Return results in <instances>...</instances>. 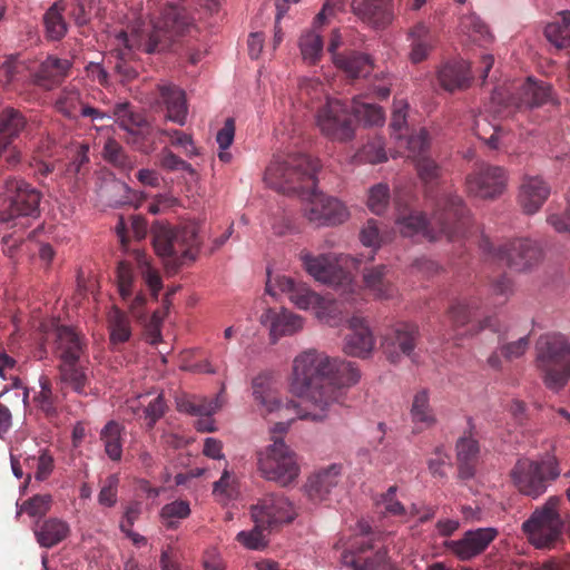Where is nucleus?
I'll list each match as a JSON object with an SVG mask.
<instances>
[{
  "label": "nucleus",
  "mask_w": 570,
  "mask_h": 570,
  "mask_svg": "<svg viewBox=\"0 0 570 570\" xmlns=\"http://www.w3.org/2000/svg\"><path fill=\"white\" fill-rule=\"evenodd\" d=\"M360 377L355 363L328 356L317 350H307L294 358L291 391L314 409L307 411L303 404L293 401L284 404L278 381L266 373L253 379L254 404L264 416L293 411L301 420L321 421L326 416L325 411L332 404L340 403L345 389L356 384Z\"/></svg>",
  "instance_id": "nucleus-1"
},
{
  "label": "nucleus",
  "mask_w": 570,
  "mask_h": 570,
  "mask_svg": "<svg viewBox=\"0 0 570 570\" xmlns=\"http://www.w3.org/2000/svg\"><path fill=\"white\" fill-rule=\"evenodd\" d=\"M318 161L303 154L276 156L265 170L266 184L281 193L299 194L305 199L304 215L317 226L344 223L350 213L337 198L316 190Z\"/></svg>",
  "instance_id": "nucleus-2"
},
{
  "label": "nucleus",
  "mask_w": 570,
  "mask_h": 570,
  "mask_svg": "<svg viewBox=\"0 0 570 570\" xmlns=\"http://www.w3.org/2000/svg\"><path fill=\"white\" fill-rule=\"evenodd\" d=\"M189 26L190 22L184 9L176 4H167L149 33L135 31L128 35L124 30L119 31L115 37L116 48L114 49L117 59L116 72L122 81H131L138 76L136 68L129 62L135 49H141L146 53L166 50Z\"/></svg>",
  "instance_id": "nucleus-3"
},
{
  "label": "nucleus",
  "mask_w": 570,
  "mask_h": 570,
  "mask_svg": "<svg viewBox=\"0 0 570 570\" xmlns=\"http://www.w3.org/2000/svg\"><path fill=\"white\" fill-rule=\"evenodd\" d=\"M435 209L430 220L423 213L405 208L400 210L396 225L405 237L422 235L429 240H435L445 236L453 240L465 234L468 225L466 208L462 198L452 193L443 191L435 200Z\"/></svg>",
  "instance_id": "nucleus-4"
},
{
  "label": "nucleus",
  "mask_w": 570,
  "mask_h": 570,
  "mask_svg": "<svg viewBox=\"0 0 570 570\" xmlns=\"http://www.w3.org/2000/svg\"><path fill=\"white\" fill-rule=\"evenodd\" d=\"M151 235L155 252L164 261L167 269L176 272L196 261L200 246L196 225L176 228L156 222L151 227Z\"/></svg>",
  "instance_id": "nucleus-5"
},
{
  "label": "nucleus",
  "mask_w": 570,
  "mask_h": 570,
  "mask_svg": "<svg viewBox=\"0 0 570 570\" xmlns=\"http://www.w3.org/2000/svg\"><path fill=\"white\" fill-rule=\"evenodd\" d=\"M382 533L374 531L364 520L357 521L347 541L340 539L336 549H343L341 560L354 570H375L386 563L387 550Z\"/></svg>",
  "instance_id": "nucleus-6"
},
{
  "label": "nucleus",
  "mask_w": 570,
  "mask_h": 570,
  "mask_svg": "<svg viewBox=\"0 0 570 570\" xmlns=\"http://www.w3.org/2000/svg\"><path fill=\"white\" fill-rule=\"evenodd\" d=\"M535 367L544 385L552 391L562 390L570 380V342L560 333L539 336L534 346Z\"/></svg>",
  "instance_id": "nucleus-7"
},
{
  "label": "nucleus",
  "mask_w": 570,
  "mask_h": 570,
  "mask_svg": "<svg viewBox=\"0 0 570 570\" xmlns=\"http://www.w3.org/2000/svg\"><path fill=\"white\" fill-rule=\"evenodd\" d=\"M560 472L557 458L547 455L541 460L519 459L510 475L522 494L535 499L547 491L548 484L554 481Z\"/></svg>",
  "instance_id": "nucleus-8"
},
{
  "label": "nucleus",
  "mask_w": 570,
  "mask_h": 570,
  "mask_svg": "<svg viewBox=\"0 0 570 570\" xmlns=\"http://www.w3.org/2000/svg\"><path fill=\"white\" fill-rule=\"evenodd\" d=\"M560 502L559 497H550L542 508L537 509L523 522L522 530L534 547L550 549L560 541L563 529V521L558 511Z\"/></svg>",
  "instance_id": "nucleus-9"
},
{
  "label": "nucleus",
  "mask_w": 570,
  "mask_h": 570,
  "mask_svg": "<svg viewBox=\"0 0 570 570\" xmlns=\"http://www.w3.org/2000/svg\"><path fill=\"white\" fill-rule=\"evenodd\" d=\"M114 116L120 128L127 131V142L142 154H150L157 148V134H167L166 129H155L145 114L130 102H118Z\"/></svg>",
  "instance_id": "nucleus-10"
},
{
  "label": "nucleus",
  "mask_w": 570,
  "mask_h": 570,
  "mask_svg": "<svg viewBox=\"0 0 570 570\" xmlns=\"http://www.w3.org/2000/svg\"><path fill=\"white\" fill-rule=\"evenodd\" d=\"M257 469L264 479L282 487L294 482L299 473L295 453L282 439L257 452Z\"/></svg>",
  "instance_id": "nucleus-11"
},
{
  "label": "nucleus",
  "mask_w": 570,
  "mask_h": 570,
  "mask_svg": "<svg viewBox=\"0 0 570 570\" xmlns=\"http://www.w3.org/2000/svg\"><path fill=\"white\" fill-rule=\"evenodd\" d=\"M8 207L0 212V223L18 226V219L39 215L41 194L22 178L8 177L3 183Z\"/></svg>",
  "instance_id": "nucleus-12"
},
{
  "label": "nucleus",
  "mask_w": 570,
  "mask_h": 570,
  "mask_svg": "<svg viewBox=\"0 0 570 570\" xmlns=\"http://www.w3.org/2000/svg\"><path fill=\"white\" fill-rule=\"evenodd\" d=\"M481 247L518 272L531 268L542 258V249L539 244L528 238L513 239L494 248L490 239L484 237L481 240Z\"/></svg>",
  "instance_id": "nucleus-13"
},
{
  "label": "nucleus",
  "mask_w": 570,
  "mask_h": 570,
  "mask_svg": "<svg viewBox=\"0 0 570 570\" xmlns=\"http://www.w3.org/2000/svg\"><path fill=\"white\" fill-rule=\"evenodd\" d=\"M316 122L323 135L332 140L353 138L355 125L351 107L337 99H327L317 111Z\"/></svg>",
  "instance_id": "nucleus-14"
},
{
  "label": "nucleus",
  "mask_w": 570,
  "mask_h": 570,
  "mask_svg": "<svg viewBox=\"0 0 570 570\" xmlns=\"http://www.w3.org/2000/svg\"><path fill=\"white\" fill-rule=\"evenodd\" d=\"M254 523L269 530L292 522L296 515L293 502L283 493H269L264 495L250 508Z\"/></svg>",
  "instance_id": "nucleus-15"
},
{
  "label": "nucleus",
  "mask_w": 570,
  "mask_h": 570,
  "mask_svg": "<svg viewBox=\"0 0 570 570\" xmlns=\"http://www.w3.org/2000/svg\"><path fill=\"white\" fill-rule=\"evenodd\" d=\"M299 258L305 271L317 282L330 286H343L351 282L350 273L342 266L347 257H337L332 254L314 256L304 250L299 254Z\"/></svg>",
  "instance_id": "nucleus-16"
},
{
  "label": "nucleus",
  "mask_w": 570,
  "mask_h": 570,
  "mask_svg": "<svg viewBox=\"0 0 570 570\" xmlns=\"http://www.w3.org/2000/svg\"><path fill=\"white\" fill-rule=\"evenodd\" d=\"M507 174L500 166L480 164L465 178L468 194L482 198H495L505 188Z\"/></svg>",
  "instance_id": "nucleus-17"
},
{
  "label": "nucleus",
  "mask_w": 570,
  "mask_h": 570,
  "mask_svg": "<svg viewBox=\"0 0 570 570\" xmlns=\"http://www.w3.org/2000/svg\"><path fill=\"white\" fill-rule=\"evenodd\" d=\"M419 326L413 323H397L386 331L382 350L391 363H399L402 356L411 357L419 340Z\"/></svg>",
  "instance_id": "nucleus-18"
},
{
  "label": "nucleus",
  "mask_w": 570,
  "mask_h": 570,
  "mask_svg": "<svg viewBox=\"0 0 570 570\" xmlns=\"http://www.w3.org/2000/svg\"><path fill=\"white\" fill-rule=\"evenodd\" d=\"M47 340L52 341L53 354L60 363L82 361L87 356L85 336L71 326H56L48 333Z\"/></svg>",
  "instance_id": "nucleus-19"
},
{
  "label": "nucleus",
  "mask_w": 570,
  "mask_h": 570,
  "mask_svg": "<svg viewBox=\"0 0 570 570\" xmlns=\"http://www.w3.org/2000/svg\"><path fill=\"white\" fill-rule=\"evenodd\" d=\"M266 292L272 296L285 294L297 308L304 311L309 308L314 309L321 298V296L312 291L305 283L297 282L285 275H278L274 278L268 276Z\"/></svg>",
  "instance_id": "nucleus-20"
},
{
  "label": "nucleus",
  "mask_w": 570,
  "mask_h": 570,
  "mask_svg": "<svg viewBox=\"0 0 570 570\" xmlns=\"http://www.w3.org/2000/svg\"><path fill=\"white\" fill-rule=\"evenodd\" d=\"M498 534L495 528L469 530L459 540L446 542L445 547L460 560L468 561L483 553Z\"/></svg>",
  "instance_id": "nucleus-21"
},
{
  "label": "nucleus",
  "mask_w": 570,
  "mask_h": 570,
  "mask_svg": "<svg viewBox=\"0 0 570 570\" xmlns=\"http://www.w3.org/2000/svg\"><path fill=\"white\" fill-rule=\"evenodd\" d=\"M348 330L344 352L355 357H367L375 346V338L366 320L361 315H353L348 318Z\"/></svg>",
  "instance_id": "nucleus-22"
},
{
  "label": "nucleus",
  "mask_w": 570,
  "mask_h": 570,
  "mask_svg": "<svg viewBox=\"0 0 570 570\" xmlns=\"http://www.w3.org/2000/svg\"><path fill=\"white\" fill-rule=\"evenodd\" d=\"M353 13L364 23L385 29L394 19L392 0H352Z\"/></svg>",
  "instance_id": "nucleus-23"
},
{
  "label": "nucleus",
  "mask_w": 570,
  "mask_h": 570,
  "mask_svg": "<svg viewBox=\"0 0 570 570\" xmlns=\"http://www.w3.org/2000/svg\"><path fill=\"white\" fill-rule=\"evenodd\" d=\"M551 193L550 185L541 176H525L519 191V204L525 214L537 213Z\"/></svg>",
  "instance_id": "nucleus-24"
},
{
  "label": "nucleus",
  "mask_w": 570,
  "mask_h": 570,
  "mask_svg": "<svg viewBox=\"0 0 570 570\" xmlns=\"http://www.w3.org/2000/svg\"><path fill=\"white\" fill-rule=\"evenodd\" d=\"M407 40L410 41V61L412 63H420L428 59L431 51L435 48L438 37L430 26L424 21H419L409 29Z\"/></svg>",
  "instance_id": "nucleus-25"
},
{
  "label": "nucleus",
  "mask_w": 570,
  "mask_h": 570,
  "mask_svg": "<svg viewBox=\"0 0 570 570\" xmlns=\"http://www.w3.org/2000/svg\"><path fill=\"white\" fill-rule=\"evenodd\" d=\"M71 67L72 63L70 60L49 56L39 65L37 71L33 73V83L46 90H50L65 80Z\"/></svg>",
  "instance_id": "nucleus-26"
},
{
  "label": "nucleus",
  "mask_w": 570,
  "mask_h": 570,
  "mask_svg": "<svg viewBox=\"0 0 570 570\" xmlns=\"http://www.w3.org/2000/svg\"><path fill=\"white\" fill-rule=\"evenodd\" d=\"M23 465L27 469V480L23 487H28L32 479V473L36 481H46L53 472L56 462L53 453L49 448L35 446L31 452H23Z\"/></svg>",
  "instance_id": "nucleus-27"
},
{
  "label": "nucleus",
  "mask_w": 570,
  "mask_h": 570,
  "mask_svg": "<svg viewBox=\"0 0 570 570\" xmlns=\"http://www.w3.org/2000/svg\"><path fill=\"white\" fill-rule=\"evenodd\" d=\"M341 479V466L332 464L312 474L306 484L305 491L313 502H322L328 498L332 490L337 487Z\"/></svg>",
  "instance_id": "nucleus-28"
},
{
  "label": "nucleus",
  "mask_w": 570,
  "mask_h": 570,
  "mask_svg": "<svg viewBox=\"0 0 570 570\" xmlns=\"http://www.w3.org/2000/svg\"><path fill=\"white\" fill-rule=\"evenodd\" d=\"M459 476L468 480L474 476L479 462L480 446L471 431L465 432L455 445Z\"/></svg>",
  "instance_id": "nucleus-29"
},
{
  "label": "nucleus",
  "mask_w": 570,
  "mask_h": 570,
  "mask_svg": "<svg viewBox=\"0 0 570 570\" xmlns=\"http://www.w3.org/2000/svg\"><path fill=\"white\" fill-rule=\"evenodd\" d=\"M551 98V87L547 82L528 78L512 97V104L519 109H528L540 107L550 101Z\"/></svg>",
  "instance_id": "nucleus-30"
},
{
  "label": "nucleus",
  "mask_w": 570,
  "mask_h": 570,
  "mask_svg": "<svg viewBox=\"0 0 570 570\" xmlns=\"http://www.w3.org/2000/svg\"><path fill=\"white\" fill-rule=\"evenodd\" d=\"M261 318L263 323H269L271 336L274 341L282 336L293 335L304 326L303 317L287 309L281 312L267 309Z\"/></svg>",
  "instance_id": "nucleus-31"
},
{
  "label": "nucleus",
  "mask_w": 570,
  "mask_h": 570,
  "mask_svg": "<svg viewBox=\"0 0 570 570\" xmlns=\"http://www.w3.org/2000/svg\"><path fill=\"white\" fill-rule=\"evenodd\" d=\"M158 90L167 108V119L184 126L188 114L185 91L173 83L159 85Z\"/></svg>",
  "instance_id": "nucleus-32"
},
{
  "label": "nucleus",
  "mask_w": 570,
  "mask_h": 570,
  "mask_svg": "<svg viewBox=\"0 0 570 570\" xmlns=\"http://www.w3.org/2000/svg\"><path fill=\"white\" fill-rule=\"evenodd\" d=\"M158 90L167 108V119L184 126L188 114L185 91L173 83L159 85Z\"/></svg>",
  "instance_id": "nucleus-33"
},
{
  "label": "nucleus",
  "mask_w": 570,
  "mask_h": 570,
  "mask_svg": "<svg viewBox=\"0 0 570 570\" xmlns=\"http://www.w3.org/2000/svg\"><path fill=\"white\" fill-rule=\"evenodd\" d=\"M471 78L470 65L465 60L446 62L438 73L440 85L448 91L468 87Z\"/></svg>",
  "instance_id": "nucleus-34"
},
{
  "label": "nucleus",
  "mask_w": 570,
  "mask_h": 570,
  "mask_svg": "<svg viewBox=\"0 0 570 570\" xmlns=\"http://www.w3.org/2000/svg\"><path fill=\"white\" fill-rule=\"evenodd\" d=\"M334 65L351 79L368 76L374 67L373 60L368 55L357 51H348L344 52L343 56H334Z\"/></svg>",
  "instance_id": "nucleus-35"
},
{
  "label": "nucleus",
  "mask_w": 570,
  "mask_h": 570,
  "mask_svg": "<svg viewBox=\"0 0 570 570\" xmlns=\"http://www.w3.org/2000/svg\"><path fill=\"white\" fill-rule=\"evenodd\" d=\"M70 533L67 522L58 518H49L37 522L35 535L43 548H52L63 541Z\"/></svg>",
  "instance_id": "nucleus-36"
},
{
  "label": "nucleus",
  "mask_w": 570,
  "mask_h": 570,
  "mask_svg": "<svg viewBox=\"0 0 570 570\" xmlns=\"http://www.w3.org/2000/svg\"><path fill=\"white\" fill-rule=\"evenodd\" d=\"M389 272L390 269L385 265L364 271L363 279L366 288L379 298H390L395 293Z\"/></svg>",
  "instance_id": "nucleus-37"
},
{
  "label": "nucleus",
  "mask_w": 570,
  "mask_h": 570,
  "mask_svg": "<svg viewBox=\"0 0 570 570\" xmlns=\"http://www.w3.org/2000/svg\"><path fill=\"white\" fill-rule=\"evenodd\" d=\"M411 420L415 425V431L420 432L432 428L436 423L433 409L430 405L426 390L419 391L414 397L410 410Z\"/></svg>",
  "instance_id": "nucleus-38"
},
{
  "label": "nucleus",
  "mask_w": 570,
  "mask_h": 570,
  "mask_svg": "<svg viewBox=\"0 0 570 570\" xmlns=\"http://www.w3.org/2000/svg\"><path fill=\"white\" fill-rule=\"evenodd\" d=\"M108 332L110 344L117 346L128 342L131 337V321L120 308L114 306L108 313Z\"/></svg>",
  "instance_id": "nucleus-39"
},
{
  "label": "nucleus",
  "mask_w": 570,
  "mask_h": 570,
  "mask_svg": "<svg viewBox=\"0 0 570 570\" xmlns=\"http://www.w3.org/2000/svg\"><path fill=\"white\" fill-rule=\"evenodd\" d=\"M316 317L324 324L332 327L338 326L344 320H347L348 309L344 301L332 299L321 296L320 302L314 307Z\"/></svg>",
  "instance_id": "nucleus-40"
},
{
  "label": "nucleus",
  "mask_w": 570,
  "mask_h": 570,
  "mask_svg": "<svg viewBox=\"0 0 570 570\" xmlns=\"http://www.w3.org/2000/svg\"><path fill=\"white\" fill-rule=\"evenodd\" d=\"M66 8V1L58 0L43 14V24L48 39L58 41L66 36L68 30V24L63 18Z\"/></svg>",
  "instance_id": "nucleus-41"
},
{
  "label": "nucleus",
  "mask_w": 570,
  "mask_h": 570,
  "mask_svg": "<svg viewBox=\"0 0 570 570\" xmlns=\"http://www.w3.org/2000/svg\"><path fill=\"white\" fill-rule=\"evenodd\" d=\"M544 36L557 49L570 46V11H561L544 28Z\"/></svg>",
  "instance_id": "nucleus-42"
},
{
  "label": "nucleus",
  "mask_w": 570,
  "mask_h": 570,
  "mask_svg": "<svg viewBox=\"0 0 570 570\" xmlns=\"http://www.w3.org/2000/svg\"><path fill=\"white\" fill-rule=\"evenodd\" d=\"M124 426L116 421H109L100 432L105 452L111 461H120L122 456Z\"/></svg>",
  "instance_id": "nucleus-43"
},
{
  "label": "nucleus",
  "mask_w": 570,
  "mask_h": 570,
  "mask_svg": "<svg viewBox=\"0 0 570 570\" xmlns=\"http://www.w3.org/2000/svg\"><path fill=\"white\" fill-rule=\"evenodd\" d=\"M61 381L69 385L76 393L86 395L88 377L81 361H71L59 364Z\"/></svg>",
  "instance_id": "nucleus-44"
},
{
  "label": "nucleus",
  "mask_w": 570,
  "mask_h": 570,
  "mask_svg": "<svg viewBox=\"0 0 570 570\" xmlns=\"http://www.w3.org/2000/svg\"><path fill=\"white\" fill-rule=\"evenodd\" d=\"M136 262L141 277L148 288L151 292V295L157 299L159 291L163 288V281L157 269L151 267L147 255L144 250L139 248H134L130 254Z\"/></svg>",
  "instance_id": "nucleus-45"
},
{
  "label": "nucleus",
  "mask_w": 570,
  "mask_h": 570,
  "mask_svg": "<svg viewBox=\"0 0 570 570\" xmlns=\"http://www.w3.org/2000/svg\"><path fill=\"white\" fill-rule=\"evenodd\" d=\"M190 512L188 501L180 499L175 500L160 509V522L167 530H176L179 527L180 520L187 519Z\"/></svg>",
  "instance_id": "nucleus-46"
},
{
  "label": "nucleus",
  "mask_w": 570,
  "mask_h": 570,
  "mask_svg": "<svg viewBox=\"0 0 570 570\" xmlns=\"http://www.w3.org/2000/svg\"><path fill=\"white\" fill-rule=\"evenodd\" d=\"M479 308L478 299H459L449 308V317L455 331L469 325Z\"/></svg>",
  "instance_id": "nucleus-47"
},
{
  "label": "nucleus",
  "mask_w": 570,
  "mask_h": 570,
  "mask_svg": "<svg viewBox=\"0 0 570 570\" xmlns=\"http://www.w3.org/2000/svg\"><path fill=\"white\" fill-rule=\"evenodd\" d=\"M298 46L304 61L309 65H315L320 61L324 47L321 35L314 30L305 31L299 38Z\"/></svg>",
  "instance_id": "nucleus-48"
},
{
  "label": "nucleus",
  "mask_w": 570,
  "mask_h": 570,
  "mask_svg": "<svg viewBox=\"0 0 570 570\" xmlns=\"http://www.w3.org/2000/svg\"><path fill=\"white\" fill-rule=\"evenodd\" d=\"M351 112L354 120L357 119L368 126H379L384 121V112L381 107L365 102L360 98L353 99Z\"/></svg>",
  "instance_id": "nucleus-49"
},
{
  "label": "nucleus",
  "mask_w": 570,
  "mask_h": 570,
  "mask_svg": "<svg viewBox=\"0 0 570 570\" xmlns=\"http://www.w3.org/2000/svg\"><path fill=\"white\" fill-rule=\"evenodd\" d=\"M220 407L218 397L208 400L206 397L193 396L178 403V410L197 416H210Z\"/></svg>",
  "instance_id": "nucleus-50"
},
{
  "label": "nucleus",
  "mask_w": 570,
  "mask_h": 570,
  "mask_svg": "<svg viewBox=\"0 0 570 570\" xmlns=\"http://www.w3.org/2000/svg\"><path fill=\"white\" fill-rule=\"evenodd\" d=\"M116 285L122 301L129 299L135 294L136 277L129 262L121 261L118 263L116 268Z\"/></svg>",
  "instance_id": "nucleus-51"
},
{
  "label": "nucleus",
  "mask_w": 570,
  "mask_h": 570,
  "mask_svg": "<svg viewBox=\"0 0 570 570\" xmlns=\"http://www.w3.org/2000/svg\"><path fill=\"white\" fill-rule=\"evenodd\" d=\"M460 29L474 42H488L491 39V35L487 24L473 13L463 16L461 18Z\"/></svg>",
  "instance_id": "nucleus-52"
},
{
  "label": "nucleus",
  "mask_w": 570,
  "mask_h": 570,
  "mask_svg": "<svg viewBox=\"0 0 570 570\" xmlns=\"http://www.w3.org/2000/svg\"><path fill=\"white\" fill-rule=\"evenodd\" d=\"M56 105L58 110L66 117L76 118L83 104L81 102L79 90L73 87H67L61 91Z\"/></svg>",
  "instance_id": "nucleus-53"
},
{
  "label": "nucleus",
  "mask_w": 570,
  "mask_h": 570,
  "mask_svg": "<svg viewBox=\"0 0 570 570\" xmlns=\"http://www.w3.org/2000/svg\"><path fill=\"white\" fill-rule=\"evenodd\" d=\"M40 387L38 394L35 395V403L49 419L57 415V403L56 397L52 394L51 385L48 379L40 380Z\"/></svg>",
  "instance_id": "nucleus-54"
},
{
  "label": "nucleus",
  "mask_w": 570,
  "mask_h": 570,
  "mask_svg": "<svg viewBox=\"0 0 570 570\" xmlns=\"http://www.w3.org/2000/svg\"><path fill=\"white\" fill-rule=\"evenodd\" d=\"M390 203V189L386 184H377L368 191L367 206L376 215H381Z\"/></svg>",
  "instance_id": "nucleus-55"
},
{
  "label": "nucleus",
  "mask_w": 570,
  "mask_h": 570,
  "mask_svg": "<svg viewBox=\"0 0 570 570\" xmlns=\"http://www.w3.org/2000/svg\"><path fill=\"white\" fill-rule=\"evenodd\" d=\"M104 157L107 161L121 169H130L131 161L124 148L114 139H108L104 146Z\"/></svg>",
  "instance_id": "nucleus-56"
},
{
  "label": "nucleus",
  "mask_w": 570,
  "mask_h": 570,
  "mask_svg": "<svg viewBox=\"0 0 570 570\" xmlns=\"http://www.w3.org/2000/svg\"><path fill=\"white\" fill-rule=\"evenodd\" d=\"M265 530L269 528L261 527L255 523V527L249 531H240L236 535V540L247 549L259 550L267 544Z\"/></svg>",
  "instance_id": "nucleus-57"
},
{
  "label": "nucleus",
  "mask_w": 570,
  "mask_h": 570,
  "mask_svg": "<svg viewBox=\"0 0 570 570\" xmlns=\"http://www.w3.org/2000/svg\"><path fill=\"white\" fill-rule=\"evenodd\" d=\"M475 135L484 140L489 147L498 148V139L502 132V129L495 125L488 122L487 118L480 117L474 121Z\"/></svg>",
  "instance_id": "nucleus-58"
},
{
  "label": "nucleus",
  "mask_w": 570,
  "mask_h": 570,
  "mask_svg": "<svg viewBox=\"0 0 570 570\" xmlns=\"http://www.w3.org/2000/svg\"><path fill=\"white\" fill-rule=\"evenodd\" d=\"M51 502L50 494H36L23 502L19 513L26 512L30 517H42L50 510Z\"/></svg>",
  "instance_id": "nucleus-59"
},
{
  "label": "nucleus",
  "mask_w": 570,
  "mask_h": 570,
  "mask_svg": "<svg viewBox=\"0 0 570 570\" xmlns=\"http://www.w3.org/2000/svg\"><path fill=\"white\" fill-rule=\"evenodd\" d=\"M167 404L163 394H158L144 407V419L147 430H153L155 424L165 415Z\"/></svg>",
  "instance_id": "nucleus-60"
},
{
  "label": "nucleus",
  "mask_w": 570,
  "mask_h": 570,
  "mask_svg": "<svg viewBox=\"0 0 570 570\" xmlns=\"http://www.w3.org/2000/svg\"><path fill=\"white\" fill-rule=\"evenodd\" d=\"M406 146L409 149V157H412L414 160L425 156L429 148L428 131L422 128L419 132L409 136L406 139Z\"/></svg>",
  "instance_id": "nucleus-61"
},
{
  "label": "nucleus",
  "mask_w": 570,
  "mask_h": 570,
  "mask_svg": "<svg viewBox=\"0 0 570 570\" xmlns=\"http://www.w3.org/2000/svg\"><path fill=\"white\" fill-rule=\"evenodd\" d=\"M360 239L364 246L372 248L370 256V258L372 259L374 250L380 247L382 242V237L380 235L376 220H367L366 225L362 228L360 233Z\"/></svg>",
  "instance_id": "nucleus-62"
},
{
  "label": "nucleus",
  "mask_w": 570,
  "mask_h": 570,
  "mask_svg": "<svg viewBox=\"0 0 570 570\" xmlns=\"http://www.w3.org/2000/svg\"><path fill=\"white\" fill-rule=\"evenodd\" d=\"M119 478L111 474L105 480V484L98 494V502L105 507H114L117 502Z\"/></svg>",
  "instance_id": "nucleus-63"
},
{
  "label": "nucleus",
  "mask_w": 570,
  "mask_h": 570,
  "mask_svg": "<svg viewBox=\"0 0 570 570\" xmlns=\"http://www.w3.org/2000/svg\"><path fill=\"white\" fill-rule=\"evenodd\" d=\"M415 166L420 178L425 184L433 183L440 176V167L426 155L415 160Z\"/></svg>",
  "instance_id": "nucleus-64"
}]
</instances>
